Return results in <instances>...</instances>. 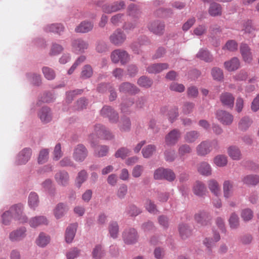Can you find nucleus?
Here are the masks:
<instances>
[{
    "instance_id": "nucleus-1",
    "label": "nucleus",
    "mask_w": 259,
    "mask_h": 259,
    "mask_svg": "<svg viewBox=\"0 0 259 259\" xmlns=\"http://www.w3.org/2000/svg\"><path fill=\"white\" fill-rule=\"evenodd\" d=\"M23 206L20 204L14 205L11 207L9 211H6L2 215L3 222L5 225L9 224V221L7 222L5 218L12 213L13 217L20 221V223H24L26 221V216L23 215Z\"/></svg>"
},
{
    "instance_id": "nucleus-2",
    "label": "nucleus",
    "mask_w": 259,
    "mask_h": 259,
    "mask_svg": "<svg viewBox=\"0 0 259 259\" xmlns=\"http://www.w3.org/2000/svg\"><path fill=\"white\" fill-rule=\"evenodd\" d=\"M219 147L218 141H203L196 147V152L198 155L205 156L209 153L213 149H217Z\"/></svg>"
},
{
    "instance_id": "nucleus-3",
    "label": "nucleus",
    "mask_w": 259,
    "mask_h": 259,
    "mask_svg": "<svg viewBox=\"0 0 259 259\" xmlns=\"http://www.w3.org/2000/svg\"><path fill=\"white\" fill-rule=\"evenodd\" d=\"M111 60L114 63L120 62L122 65L126 64L130 61L128 54L123 50L116 49L111 54Z\"/></svg>"
},
{
    "instance_id": "nucleus-4",
    "label": "nucleus",
    "mask_w": 259,
    "mask_h": 259,
    "mask_svg": "<svg viewBox=\"0 0 259 259\" xmlns=\"http://www.w3.org/2000/svg\"><path fill=\"white\" fill-rule=\"evenodd\" d=\"M126 38V35L120 29H116L109 37L110 42L117 46H121L125 41Z\"/></svg>"
},
{
    "instance_id": "nucleus-5",
    "label": "nucleus",
    "mask_w": 259,
    "mask_h": 259,
    "mask_svg": "<svg viewBox=\"0 0 259 259\" xmlns=\"http://www.w3.org/2000/svg\"><path fill=\"white\" fill-rule=\"evenodd\" d=\"M88 154V151L85 147L82 144L77 145L74 149L73 158L77 162L84 160Z\"/></svg>"
},
{
    "instance_id": "nucleus-6",
    "label": "nucleus",
    "mask_w": 259,
    "mask_h": 259,
    "mask_svg": "<svg viewBox=\"0 0 259 259\" xmlns=\"http://www.w3.org/2000/svg\"><path fill=\"white\" fill-rule=\"evenodd\" d=\"M181 137V133L178 129H174L168 133L165 136V142L168 146L176 144Z\"/></svg>"
},
{
    "instance_id": "nucleus-7",
    "label": "nucleus",
    "mask_w": 259,
    "mask_h": 259,
    "mask_svg": "<svg viewBox=\"0 0 259 259\" xmlns=\"http://www.w3.org/2000/svg\"><path fill=\"white\" fill-rule=\"evenodd\" d=\"M195 221L201 226H206L210 224L211 220L210 214L205 211H200L194 215Z\"/></svg>"
},
{
    "instance_id": "nucleus-8",
    "label": "nucleus",
    "mask_w": 259,
    "mask_h": 259,
    "mask_svg": "<svg viewBox=\"0 0 259 259\" xmlns=\"http://www.w3.org/2000/svg\"><path fill=\"white\" fill-rule=\"evenodd\" d=\"M101 114L104 117L108 118L110 122H116L118 119V115L111 107L104 106L101 111Z\"/></svg>"
},
{
    "instance_id": "nucleus-9",
    "label": "nucleus",
    "mask_w": 259,
    "mask_h": 259,
    "mask_svg": "<svg viewBox=\"0 0 259 259\" xmlns=\"http://www.w3.org/2000/svg\"><path fill=\"white\" fill-rule=\"evenodd\" d=\"M122 236L124 242L127 244L135 243L138 239L137 233L134 228L125 230L123 233Z\"/></svg>"
},
{
    "instance_id": "nucleus-10",
    "label": "nucleus",
    "mask_w": 259,
    "mask_h": 259,
    "mask_svg": "<svg viewBox=\"0 0 259 259\" xmlns=\"http://www.w3.org/2000/svg\"><path fill=\"white\" fill-rule=\"evenodd\" d=\"M217 119L224 125H230L233 120V116L230 113L224 111L220 110L216 113Z\"/></svg>"
},
{
    "instance_id": "nucleus-11",
    "label": "nucleus",
    "mask_w": 259,
    "mask_h": 259,
    "mask_svg": "<svg viewBox=\"0 0 259 259\" xmlns=\"http://www.w3.org/2000/svg\"><path fill=\"white\" fill-rule=\"evenodd\" d=\"M220 99L222 104L227 108H233L234 104L235 98L229 92H224L221 94Z\"/></svg>"
},
{
    "instance_id": "nucleus-12",
    "label": "nucleus",
    "mask_w": 259,
    "mask_h": 259,
    "mask_svg": "<svg viewBox=\"0 0 259 259\" xmlns=\"http://www.w3.org/2000/svg\"><path fill=\"white\" fill-rule=\"evenodd\" d=\"M32 152L29 148H24L20 152L17 157V163L19 164H25L30 159Z\"/></svg>"
},
{
    "instance_id": "nucleus-13",
    "label": "nucleus",
    "mask_w": 259,
    "mask_h": 259,
    "mask_svg": "<svg viewBox=\"0 0 259 259\" xmlns=\"http://www.w3.org/2000/svg\"><path fill=\"white\" fill-rule=\"evenodd\" d=\"M94 132L99 138L105 139H111L113 138L112 134L105 129V128L101 124H97L95 126Z\"/></svg>"
},
{
    "instance_id": "nucleus-14",
    "label": "nucleus",
    "mask_w": 259,
    "mask_h": 259,
    "mask_svg": "<svg viewBox=\"0 0 259 259\" xmlns=\"http://www.w3.org/2000/svg\"><path fill=\"white\" fill-rule=\"evenodd\" d=\"M164 27V23L159 21L152 22L148 25L149 29L158 35H161L163 33Z\"/></svg>"
},
{
    "instance_id": "nucleus-15",
    "label": "nucleus",
    "mask_w": 259,
    "mask_h": 259,
    "mask_svg": "<svg viewBox=\"0 0 259 259\" xmlns=\"http://www.w3.org/2000/svg\"><path fill=\"white\" fill-rule=\"evenodd\" d=\"M120 92L135 94L139 92V89L135 85L127 82H123L119 88Z\"/></svg>"
},
{
    "instance_id": "nucleus-16",
    "label": "nucleus",
    "mask_w": 259,
    "mask_h": 259,
    "mask_svg": "<svg viewBox=\"0 0 259 259\" xmlns=\"http://www.w3.org/2000/svg\"><path fill=\"white\" fill-rule=\"evenodd\" d=\"M93 137V135L91 136L90 137V140H91V146L93 148H95V155L98 157H103L106 156L109 150V148L107 146H98L97 147H95V144L94 141H92V138Z\"/></svg>"
},
{
    "instance_id": "nucleus-17",
    "label": "nucleus",
    "mask_w": 259,
    "mask_h": 259,
    "mask_svg": "<svg viewBox=\"0 0 259 259\" xmlns=\"http://www.w3.org/2000/svg\"><path fill=\"white\" fill-rule=\"evenodd\" d=\"M240 50L243 60L247 63L251 62L252 56L249 47L245 44H242L240 46Z\"/></svg>"
},
{
    "instance_id": "nucleus-18",
    "label": "nucleus",
    "mask_w": 259,
    "mask_h": 259,
    "mask_svg": "<svg viewBox=\"0 0 259 259\" xmlns=\"http://www.w3.org/2000/svg\"><path fill=\"white\" fill-rule=\"evenodd\" d=\"M72 45L74 51L80 53L83 52L87 49L89 46L87 41L80 38L74 39L72 41Z\"/></svg>"
},
{
    "instance_id": "nucleus-19",
    "label": "nucleus",
    "mask_w": 259,
    "mask_h": 259,
    "mask_svg": "<svg viewBox=\"0 0 259 259\" xmlns=\"http://www.w3.org/2000/svg\"><path fill=\"white\" fill-rule=\"evenodd\" d=\"M224 197L226 199L229 198L233 194V182L230 180H225L223 184Z\"/></svg>"
},
{
    "instance_id": "nucleus-20",
    "label": "nucleus",
    "mask_w": 259,
    "mask_h": 259,
    "mask_svg": "<svg viewBox=\"0 0 259 259\" xmlns=\"http://www.w3.org/2000/svg\"><path fill=\"white\" fill-rule=\"evenodd\" d=\"M168 68L167 63L153 64L147 68V71L150 73H159Z\"/></svg>"
},
{
    "instance_id": "nucleus-21",
    "label": "nucleus",
    "mask_w": 259,
    "mask_h": 259,
    "mask_svg": "<svg viewBox=\"0 0 259 259\" xmlns=\"http://www.w3.org/2000/svg\"><path fill=\"white\" fill-rule=\"evenodd\" d=\"M197 170L200 174L204 176H209L212 173L211 166L205 161L201 162L198 165Z\"/></svg>"
},
{
    "instance_id": "nucleus-22",
    "label": "nucleus",
    "mask_w": 259,
    "mask_h": 259,
    "mask_svg": "<svg viewBox=\"0 0 259 259\" xmlns=\"http://www.w3.org/2000/svg\"><path fill=\"white\" fill-rule=\"evenodd\" d=\"M207 190L205 184L201 181H196L193 187V192L196 195L202 196L206 194Z\"/></svg>"
},
{
    "instance_id": "nucleus-23",
    "label": "nucleus",
    "mask_w": 259,
    "mask_h": 259,
    "mask_svg": "<svg viewBox=\"0 0 259 259\" xmlns=\"http://www.w3.org/2000/svg\"><path fill=\"white\" fill-rule=\"evenodd\" d=\"M93 24L89 21H84L81 22L75 29L77 33H87L93 28Z\"/></svg>"
},
{
    "instance_id": "nucleus-24",
    "label": "nucleus",
    "mask_w": 259,
    "mask_h": 259,
    "mask_svg": "<svg viewBox=\"0 0 259 259\" xmlns=\"http://www.w3.org/2000/svg\"><path fill=\"white\" fill-rule=\"evenodd\" d=\"M240 65L239 60L236 57H234L230 60L224 63L225 68L229 71H233L237 70L239 68Z\"/></svg>"
},
{
    "instance_id": "nucleus-25",
    "label": "nucleus",
    "mask_w": 259,
    "mask_h": 259,
    "mask_svg": "<svg viewBox=\"0 0 259 259\" xmlns=\"http://www.w3.org/2000/svg\"><path fill=\"white\" fill-rule=\"evenodd\" d=\"M200 137V133L196 131H191L186 132L184 136L185 141L187 143H193Z\"/></svg>"
},
{
    "instance_id": "nucleus-26",
    "label": "nucleus",
    "mask_w": 259,
    "mask_h": 259,
    "mask_svg": "<svg viewBox=\"0 0 259 259\" xmlns=\"http://www.w3.org/2000/svg\"><path fill=\"white\" fill-rule=\"evenodd\" d=\"M77 227L76 224H73L67 227L65 233L66 242L71 243L72 241L75 234Z\"/></svg>"
},
{
    "instance_id": "nucleus-27",
    "label": "nucleus",
    "mask_w": 259,
    "mask_h": 259,
    "mask_svg": "<svg viewBox=\"0 0 259 259\" xmlns=\"http://www.w3.org/2000/svg\"><path fill=\"white\" fill-rule=\"evenodd\" d=\"M208 13L212 17L221 16L222 13V7L221 5L217 3L210 4L208 9Z\"/></svg>"
},
{
    "instance_id": "nucleus-28",
    "label": "nucleus",
    "mask_w": 259,
    "mask_h": 259,
    "mask_svg": "<svg viewBox=\"0 0 259 259\" xmlns=\"http://www.w3.org/2000/svg\"><path fill=\"white\" fill-rule=\"evenodd\" d=\"M48 221L44 216L35 217L29 221V224L31 227L35 228L41 225H47Z\"/></svg>"
},
{
    "instance_id": "nucleus-29",
    "label": "nucleus",
    "mask_w": 259,
    "mask_h": 259,
    "mask_svg": "<svg viewBox=\"0 0 259 259\" xmlns=\"http://www.w3.org/2000/svg\"><path fill=\"white\" fill-rule=\"evenodd\" d=\"M208 187L210 192L218 196L220 194V187L219 183L214 179H210L207 183Z\"/></svg>"
},
{
    "instance_id": "nucleus-30",
    "label": "nucleus",
    "mask_w": 259,
    "mask_h": 259,
    "mask_svg": "<svg viewBox=\"0 0 259 259\" xmlns=\"http://www.w3.org/2000/svg\"><path fill=\"white\" fill-rule=\"evenodd\" d=\"M57 183L61 185H66L68 182L69 176L67 172L62 171L57 172L55 175Z\"/></svg>"
},
{
    "instance_id": "nucleus-31",
    "label": "nucleus",
    "mask_w": 259,
    "mask_h": 259,
    "mask_svg": "<svg viewBox=\"0 0 259 259\" xmlns=\"http://www.w3.org/2000/svg\"><path fill=\"white\" fill-rule=\"evenodd\" d=\"M39 116L42 122L47 123L52 119L50 108L43 107L39 113Z\"/></svg>"
},
{
    "instance_id": "nucleus-32",
    "label": "nucleus",
    "mask_w": 259,
    "mask_h": 259,
    "mask_svg": "<svg viewBox=\"0 0 259 259\" xmlns=\"http://www.w3.org/2000/svg\"><path fill=\"white\" fill-rule=\"evenodd\" d=\"M67 211V208L66 206L63 203H60L55 208L54 214L55 218L59 219L62 218Z\"/></svg>"
},
{
    "instance_id": "nucleus-33",
    "label": "nucleus",
    "mask_w": 259,
    "mask_h": 259,
    "mask_svg": "<svg viewBox=\"0 0 259 259\" xmlns=\"http://www.w3.org/2000/svg\"><path fill=\"white\" fill-rule=\"evenodd\" d=\"M64 27L61 24H52L48 25L45 28L46 32H51L60 34L64 31Z\"/></svg>"
},
{
    "instance_id": "nucleus-34",
    "label": "nucleus",
    "mask_w": 259,
    "mask_h": 259,
    "mask_svg": "<svg viewBox=\"0 0 259 259\" xmlns=\"http://www.w3.org/2000/svg\"><path fill=\"white\" fill-rule=\"evenodd\" d=\"M124 6L125 4L123 1L116 2L113 3L112 5L105 8L104 11L107 13L116 12L123 9Z\"/></svg>"
},
{
    "instance_id": "nucleus-35",
    "label": "nucleus",
    "mask_w": 259,
    "mask_h": 259,
    "mask_svg": "<svg viewBox=\"0 0 259 259\" xmlns=\"http://www.w3.org/2000/svg\"><path fill=\"white\" fill-rule=\"evenodd\" d=\"M229 156L233 160H239L241 157V154L239 149L236 146H230L228 149Z\"/></svg>"
},
{
    "instance_id": "nucleus-36",
    "label": "nucleus",
    "mask_w": 259,
    "mask_h": 259,
    "mask_svg": "<svg viewBox=\"0 0 259 259\" xmlns=\"http://www.w3.org/2000/svg\"><path fill=\"white\" fill-rule=\"evenodd\" d=\"M25 229L21 228L15 231L11 232L9 237L11 241H18L23 238L25 236Z\"/></svg>"
},
{
    "instance_id": "nucleus-37",
    "label": "nucleus",
    "mask_w": 259,
    "mask_h": 259,
    "mask_svg": "<svg viewBox=\"0 0 259 259\" xmlns=\"http://www.w3.org/2000/svg\"><path fill=\"white\" fill-rule=\"evenodd\" d=\"M127 15L133 18H138L140 16L141 11L135 4H131L127 8Z\"/></svg>"
},
{
    "instance_id": "nucleus-38",
    "label": "nucleus",
    "mask_w": 259,
    "mask_h": 259,
    "mask_svg": "<svg viewBox=\"0 0 259 259\" xmlns=\"http://www.w3.org/2000/svg\"><path fill=\"white\" fill-rule=\"evenodd\" d=\"M180 235L182 238L186 239L191 235V230L186 224H180L179 227Z\"/></svg>"
},
{
    "instance_id": "nucleus-39",
    "label": "nucleus",
    "mask_w": 259,
    "mask_h": 259,
    "mask_svg": "<svg viewBox=\"0 0 259 259\" xmlns=\"http://www.w3.org/2000/svg\"><path fill=\"white\" fill-rule=\"evenodd\" d=\"M105 255V251L101 245H97L92 251L93 257L95 259H101Z\"/></svg>"
},
{
    "instance_id": "nucleus-40",
    "label": "nucleus",
    "mask_w": 259,
    "mask_h": 259,
    "mask_svg": "<svg viewBox=\"0 0 259 259\" xmlns=\"http://www.w3.org/2000/svg\"><path fill=\"white\" fill-rule=\"evenodd\" d=\"M196 57L205 62H211L212 61V56L205 50L201 49L197 54Z\"/></svg>"
},
{
    "instance_id": "nucleus-41",
    "label": "nucleus",
    "mask_w": 259,
    "mask_h": 259,
    "mask_svg": "<svg viewBox=\"0 0 259 259\" xmlns=\"http://www.w3.org/2000/svg\"><path fill=\"white\" fill-rule=\"evenodd\" d=\"M191 152V147L187 144L180 145L178 149V154L181 158H183L185 155L190 154Z\"/></svg>"
},
{
    "instance_id": "nucleus-42",
    "label": "nucleus",
    "mask_w": 259,
    "mask_h": 259,
    "mask_svg": "<svg viewBox=\"0 0 259 259\" xmlns=\"http://www.w3.org/2000/svg\"><path fill=\"white\" fill-rule=\"evenodd\" d=\"M243 182L247 185H255L259 183V176L257 175L246 176L244 177Z\"/></svg>"
},
{
    "instance_id": "nucleus-43",
    "label": "nucleus",
    "mask_w": 259,
    "mask_h": 259,
    "mask_svg": "<svg viewBox=\"0 0 259 259\" xmlns=\"http://www.w3.org/2000/svg\"><path fill=\"white\" fill-rule=\"evenodd\" d=\"M156 147L154 145H148L144 147L142 151L143 156L145 158H149L155 152Z\"/></svg>"
},
{
    "instance_id": "nucleus-44",
    "label": "nucleus",
    "mask_w": 259,
    "mask_h": 259,
    "mask_svg": "<svg viewBox=\"0 0 259 259\" xmlns=\"http://www.w3.org/2000/svg\"><path fill=\"white\" fill-rule=\"evenodd\" d=\"M213 162L218 166L223 167L227 164V157L223 155H219L214 158Z\"/></svg>"
},
{
    "instance_id": "nucleus-45",
    "label": "nucleus",
    "mask_w": 259,
    "mask_h": 259,
    "mask_svg": "<svg viewBox=\"0 0 259 259\" xmlns=\"http://www.w3.org/2000/svg\"><path fill=\"white\" fill-rule=\"evenodd\" d=\"M93 73V71L92 67L89 65H86L82 69L80 77L83 79H86L91 77Z\"/></svg>"
},
{
    "instance_id": "nucleus-46",
    "label": "nucleus",
    "mask_w": 259,
    "mask_h": 259,
    "mask_svg": "<svg viewBox=\"0 0 259 259\" xmlns=\"http://www.w3.org/2000/svg\"><path fill=\"white\" fill-rule=\"evenodd\" d=\"M39 203L38 197L36 193L31 192L28 197V204L31 207L34 208L37 206Z\"/></svg>"
},
{
    "instance_id": "nucleus-47",
    "label": "nucleus",
    "mask_w": 259,
    "mask_h": 259,
    "mask_svg": "<svg viewBox=\"0 0 259 259\" xmlns=\"http://www.w3.org/2000/svg\"><path fill=\"white\" fill-rule=\"evenodd\" d=\"M109 231L110 236L113 238H116L118 234L119 228L118 225L116 222H111L109 226Z\"/></svg>"
},
{
    "instance_id": "nucleus-48",
    "label": "nucleus",
    "mask_w": 259,
    "mask_h": 259,
    "mask_svg": "<svg viewBox=\"0 0 259 259\" xmlns=\"http://www.w3.org/2000/svg\"><path fill=\"white\" fill-rule=\"evenodd\" d=\"M229 225L232 229H236L239 225V220L238 215L232 213L229 220Z\"/></svg>"
},
{
    "instance_id": "nucleus-49",
    "label": "nucleus",
    "mask_w": 259,
    "mask_h": 259,
    "mask_svg": "<svg viewBox=\"0 0 259 259\" xmlns=\"http://www.w3.org/2000/svg\"><path fill=\"white\" fill-rule=\"evenodd\" d=\"M42 73L45 77L48 80H52L55 77V73L51 68L48 67H44L42 69Z\"/></svg>"
},
{
    "instance_id": "nucleus-50",
    "label": "nucleus",
    "mask_w": 259,
    "mask_h": 259,
    "mask_svg": "<svg viewBox=\"0 0 259 259\" xmlns=\"http://www.w3.org/2000/svg\"><path fill=\"white\" fill-rule=\"evenodd\" d=\"M49 242L50 238L43 233L39 234L38 239L36 240L37 244L41 247L46 246Z\"/></svg>"
},
{
    "instance_id": "nucleus-51",
    "label": "nucleus",
    "mask_w": 259,
    "mask_h": 259,
    "mask_svg": "<svg viewBox=\"0 0 259 259\" xmlns=\"http://www.w3.org/2000/svg\"><path fill=\"white\" fill-rule=\"evenodd\" d=\"M131 151L124 147L119 149L115 154V156L116 158H121L122 159L125 158L126 156L130 155Z\"/></svg>"
},
{
    "instance_id": "nucleus-52",
    "label": "nucleus",
    "mask_w": 259,
    "mask_h": 259,
    "mask_svg": "<svg viewBox=\"0 0 259 259\" xmlns=\"http://www.w3.org/2000/svg\"><path fill=\"white\" fill-rule=\"evenodd\" d=\"M251 121L248 117H244L241 119L239 123V127L242 131H245L251 125Z\"/></svg>"
},
{
    "instance_id": "nucleus-53",
    "label": "nucleus",
    "mask_w": 259,
    "mask_h": 259,
    "mask_svg": "<svg viewBox=\"0 0 259 259\" xmlns=\"http://www.w3.org/2000/svg\"><path fill=\"white\" fill-rule=\"evenodd\" d=\"M138 84L142 87L149 88L152 84V81L145 76L141 77L138 80Z\"/></svg>"
},
{
    "instance_id": "nucleus-54",
    "label": "nucleus",
    "mask_w": 259,
    "mask_h": 259,
    "mask_svg": "<svg viewBox=\"0 0 259 259\" xmlns=\"http://www.w3.org/2000/svg\"><path fill=\"white\" fill-rule=\"evenodd\" d=\"M211 74L213 79L217 80H222L224 77L223 71L220 68L217 67L212 69Z\"/></svg>"
},
{
    "instance_id": "nucleus-55",
    "label": "nucleus",
    "mask_w": 259,
    "mask_h": 259,
    "mask_svg": "<svg viewBox=\"0 0 259 259\" xmlns=\"http://www.w3.org/2000/svg\"><path fill=\"white\" fill-rule=\"evenodd\" d=\"M124 15L123 14H118L112 17L111 22L115 26H118L124 20Z\"/></svg>"
},
{
    "instance_id": "nucleus-56",
    "label": "nucleus",
    "mask_w": 259,
    "mask_h": 259,
    "mask_svg": "<svg viewBox=\"0 0 259 259\" xmlns=\"http://www.w3.org/2000/svg\"><path fill=\"white\" fill-rule=\"evenodd\" d=\"M131 128V122L128 118L122 119L120 125V130L121 132H127Z\"/></svg>"
},
{
    "instance_id": "nucleus-57",
    "label": "nucleus",
    "mask_w": 259,
    "mask_h": 259,
    "mask_svg": "<svg viewBox=\"0 0 259 259\" xmlns=\"http://www.w3.org/2000/svg\"><path fill=\"white\" fill-rule=\"evenodd\" d=\"M169 89L172 91L182 93L184 91L185 88L183 84L172 82L169 85Z\"/></svg>"
},
{
    "instance_id": "nucleus-58",
    "label": "nucleus",
    "mask_w": 259,
    "mask_h": 259,
    "mask_svg": "<svg viewBox=\"0 0 259 259\" xmlns=\"http://www.w3.org/2000/svg\"><path fill=\"white\" fill-rule=\"evenodd\" d=\"M49 157V151L48 149H42L40 152L38 158L39 163H44L46 162Z\"/></svg>"
},
{
    "instance_id": "nucleus-59",
    "label": "nucleus",
    "mask_w": 259,
    "mask_h": 259,
    "mask_svg": "<svg viewBox=\"0 0 259 259\" xmlns=\"http://www.w3.org/2000/svg\"><path fill=\"white\" fill-rule=\"evenodd\" d=\"M220 239V235L218 233H214L213 239L206 238L204 240V243L207 248H210L214 244V242H217Z\"/></svg>"
},
{
    "instance_id": "nucleus-60",
    "label": "nucleus",
    "mask_w": 259,
    "mask_h": 259,
    "mask_svg": "<svg viewBox=\"0 0 259 259\" xmlns=\"http://www.w3.org/2000/svg\"><path fill=\"white\" fill-rule=\"evenodd\" d=\"M62 47L57 44H53L51 47L50 55L51 56H55L60 54L63 51Z\"/></svg>"
},
{
    "instance_id": "nucleus-61",
    "label": "nucleus",
    "mask_w": 259,
    "mask_h": 259,
    "mask_svg": "<svg viewBox=\"0 0 259 259\" xmlns=\"http://www.w3.org/2000/svg\"><path fill=\"white\" fill-rule=\"evenodd\" d=\"M79 253L80 250L77 248H71L66 253L67 258L74 259L79 256Z\"/></svg>"
},
{
    "instance_id": "nucleus-62",
    "label": "nucleus",
    "mask_w": 259,
    "mask_h": 259,
    "mask_svg": "<svg viewBox=\"0 0 259 259\" xmlns=\"http://www.w3.org/2000/svg\"><path fill=\"white\" fill-rule=\"evenodd\" d=\"M241 217L244 221H249L253 217V212L248 208L243 209L241 212Z\"/></svg>"
},
{
    "instance_id": "nucleus-63",
    "label": "nucleus",
    "mask_w": 259,
    "mask_h": 259,
    "mask_svg": "<svg viewBox=\"0 0 259 259\" xmlns=\"http://www.w3.org/2000/svg\"><path fill=\"white\" fill-rule=\"evenodd\" d=\"M238 47L237 44L233 40L228 41L226 45L224 47L223 49H227L229 51L233 52L237 50Z\"/></svg>"
},
{
    "instance_id": "nucleus-64",
    "label": "nucleus",
    "mask_w": 259,
    "mask_h": 259,
    "mask_svg": "<svg viewBox=\"0 0 259 259\" xmlns=\"http://www.w3.org/2000/svg\"><path fill=\"white\" fill-rule=\"evenodd\" d=\"M87 176V172L84 170H81L78 173L76 178V182L78 184L79 187L86 180Z\"/></svg>"
}]
</instances>
